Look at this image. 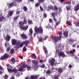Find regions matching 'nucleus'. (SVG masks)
<instances>
[{
    "label": "nucleus",
    "mask_w": 79,
    "mask_h": 79,
    "mask_svg": "<svg viewBox=\"0 0 79 79\" xmlns=\"http://www.w3.org/2000/svg\"><path fill=\"white\" fill-rule=\"evenodd\" d=\"M8 77V76L7 75H6L4 77V79H7Z\"/></svg>",
    "instance_id": "obj_38"
},
{
    "label": "nucleus",
    "mask_w": 79,
    "mask_h": 79,
    "mask_svg": "<svg viewBox=\"0 0 79 79\" xmlns=\"http://www.w3.org/2000/svg\"><path fill=\"white\" fill-rule=\"evenodd\" d=\"M39 40L40 41H41L42 42V40H43V39H42V38H39Z\"/></svg>",
    "instance_id": "obj_51"
},
{
    "label": "nucleus",
    "mask_w": 79,
    "mask_h": 79,
    "mask_svg": "<svg viewBox=\"0 0 79 79\" xmlns=\"http://www.w3.org/2000/svg\"><path fill=\"white\" fill-rule=\"evenodd\" d=\"M49 22L50 23H52V21H53V20H52V19H50L49 20Z\"/></svg>",
    "instance_id": "obj_53"
},
{
    "label": "nucleus",
    "mask_w": 79,
    "mask_h": 79,
    "mask_svg": "<svg viewBox=\"0 0 79 79\" xmlns=\"http://www.w3.org/2000/svg\"><path fill=\"white\" fill-rule=\"evenodd\" d=\"M28 23L29 24H32V22L31 20H29L28 21Z\"/></svg>",
    "instance_id": "obj_41"
},
{
    "label": "nucleus",
    "mask_w": 79,
    "mask_h": 79,
    "mask_svg": "<svg viewBox=\"0 0 79 79\" xmlns=\"http://www.w3.org/2000/svg\"><path fill=\"white\" fill-rule=\"evenodd\" d=\"M35 30L37 34H38L39 33L42 34L43 32V29H42V27H40L38 28H37V27H35Z\"/></svg>",
    "instance_id": "obj_3"
},
{
    "label": "nucleus",
    "mask_w": 79,
    "mask_h": 79,
    "mask_svg": "<svg viewBox=\"0 0 79 79\" xmlns=\"http://www.w3.org/2000/svg\"><path fill=\"white\" fill-rule=\"evenodd\" d=\"M26 48L25 46L23 47V52H26Z\"/></svg>",
    "instance_id": "obj_43"
},
{
    "label": "nucleus",
    "mask_w": 79,
    "mask_h": 79,
    "mask_svg": "<svg viewBox=\"0 0 79 79\" xmlns=\"http://www.w3.org/2000/svg\"><path fill=\"white\" fill-rule=\"evenodd\" d=\"M19 25L20 26H23L24 25L23 23L22 22H20L19 23Z\"/></svg>",
    "instance_id": "obj_28"
},
{
    "label": "nucleus",
    "mask_w": 79,
    "mask_h": 79,
    "mask_svg": "<svg viewBox=\"0 0 79 79\" xmlns=\"http://www.w3.org/2000/svg\"><path fill=\"white\" fill-rule=\"evenodd\" d=\"M43 48H44V52L46 54V53H47L48 52V51H47V48L45 47V46H43Z\"/></svg>",
    "instance_id": "obj_19"
},
{
    "label": "nucleus",
    "mask_w": 79,
    "mask_h": 79,
    "mask_svg": "<svg viewBox=\"0 0 79 79\" xmlns=\"http://www.w3.org/2000/svg\"><path fill=\"white\" fill-rule=\"evenodd\" d=\"M59 11L60 12H61V7H60L59 8Z\"/></svg>",
    "instance_id": "obj_60"
},
{
    "label": "nucleus",
    "mask_w": 79,
    "mask_h": 79,
    "mask_svg": "<svg viewBox=\"0 0 79 79\" xmlns=\"http://www.w3.org/2000/svg\"><path fill=\"white\" fill-rule=\"evenodd\" d=\"M66 8L68 11V10H71V7H70V6H66Z\"/></svg>",
    "instance_id": "obj_30"
},
{
    "label": "nucleus",
    "mask_w": 79,
    "mask_h": 79,
    "mask_svg": "<svg viewBox=\"0 0 79 79\" xmlns=\"http://www.w3.org/2000/svg\"><path fill=\"white\" fill-rule=\"evenodd\" d=\"M8 55L6 53H5L4 55V56H2L0 58L1 60H6V58H8Z\"/></svg>",
    "instance_id": "obj_7"
},
{
    "label": "nucleus",
    "mask_w": 79,
    "mask_h": 79,
    "mask_svg": "<svg viewBox=\"0 0 79 79\" xmlns=\"http://www.w3.org/2000/svg\"><path fill=\"white\" fill-rule=\"evenodd\" d=\"M6 40L7 41H9L11 39V37L8 35H7L6 36Z\"/></svg>",
    "instance_id": "obj_17"
},
{
    "label": "nucleus",
    "mask_w": 79,
    "mask_h": 79,
    "mask_svg": "<svg viewBox=\"0 0 79 79\" xmlns=\"http://www.w3.org/2000/svg\"><path fill=\"white\" fill-rule=\"evenodd\" d=\"M55 46H56L55 48L56 49V55H58L59 56H62V57H64L65 56L64 55V53L63 52H60V46H58L56 44H55Z\"/></svg>",
    "instance_id": "obj_1"
},
{
    "label": "nucleus",
    "mask_w": 79,
    "mask_h": 79,
    "mask_svg": "<svg viewBox=\"0 0 79 79\" xmlns=\"http://www.w3.org/2000/svg\"><path fill=\"white\" fill-rule=\"evenodd\" d=\"M19 13H20V11H18L17 12L16 14L18 15L19 14Z\"/></svg>",
    "instance_id": "obj_62"
},
{
    "label": "nucleus",
    "mask_w": 79,
    "mask_h": 79,
    "mask_svg": "<svg viewBox=\"0 0 79 79\" xmlns=\"http://www.w3.org/2000/svg\"><path fill=\"white\" fill-rule=\"evenodd\" d=\"M14 12H15V10H11L8 13V15L7 16L8 18H9L10 16H12Z\"/></svg>",
    "instance_id": "obj_11"
},
{
    "label": "nucleus",
    "mask_w": 79,
    "mask_h": 79,
    "mask_svg": "<svg viewBox=\"0 0 79 79\" xmlns=\"http://www.w3.org/2000/svg\"><path fill=\"white\" fill-rule=\"evenodd\" d=\"M53 19L55 22H56V21H57V20H56V19L55 17H53Z\"/></svg>",
    "instance_id": "obj_48"
},
{
    "label": "nucleus",
    "mask_w": 79,
    "mask_h": 79,
    "mask_svg": "<svg viewBox=\"0 0 79 79\" xmlns=\"http://www.w3.org/2000/svg\"><path fill=\"white\" fill-rule=\"evenodd\" d=\"M19 75H20V74L19 73H17L16 75V76L17 77H19Z\"/></svg>",
    "instance_id": "obj_50"
},
{
    "label": "nucleus",
    "mask_w": 79,
    "mask_h": 79,
    "mask_svg": "<svg viewBox=\"0 0 79 79\" xmlns=\"http://www.w3.org/2000/svg\"><path fill=\"white\" fill-rule=\"evenodd\" d=\"M48 38V36H44V37L43 38V39H44V40H46V39H47Z\"/></svg>",
    "instance_id": "obj_55"
},
{
    "label": "nucleus",
    "mask_w": 79,
    "mask_h": 79,
    "mask_svg": "<svg viewBox=\"0 0 79 79\" xmlns=\"http://www.w3.org/2000/svg\"><path fill=\"white\" fill-rule=\"evenodd\" d=\"M46 73L47 74H50V70H48L47 71Z\"/></svg>",
    "instance_id": "obj_52"
},
{
    "label": "nucleus",
    "mask_w": 79,
    "mask_h": 79,
    "mask_svg": "<svg viewBox=\"0 0 79 79\" xmlns=\"http://www.w3.org/2000/svg\"><path fill=\"white\" fill-rule=\"evenodd\" d=\"M14 52V49H12L11 50H10V53H13Z\"/></svg>",
    "instance_id": "obj_44"
},
{
    "label": "nucleus",
    "mask_w": 79,
    "mask_h": 79,
    "mask_svg": "<svg viewBox=\"0 0 79 79\" xmlns=\"http://www.w3.org/2000/svg\"><path fill=\"white\" fill-rule=\"evenodd\" d=\"M44 18H47V14H46L44 13Z\"/></svg>",
    "instance_id": "obj_56"
},
{
    "label": "nucleus",
    "mask_w": 79,
    "mask_h": 79,
    "mask_svg": "<svg viewBox=\"0 0 79 79\" xmlns=\"http://www.w3.org/2000/svg\"><path fill=\"white\" fill-rule=\"evenodd\" d=\"M76 45H77V44H74L73 45V47H76Z\"/></svg>",
    "instance_id": "obj_58"
},
{
    "label": "nucleus",
    "mask_w": 79,
    "mask_h": 79,
    "mask_svg": "<svg viewBox=\"0 0 79 79\" xmlns=\"http://www.w3.org/2000/svg\"><path fill=\"white\" fill-rule=\"evenodd\" d=\"M40 67H41V68H45V64H43L42 65L40 66Z\"/></svg>",
    "instance_id": "obj_46"
},
{
    "label": "nucleus",
    "mask_w": 79,
    "mask_h": 79,
    "mask_svg": "<svg viewBox=\"0 0 79 79\" xmlns=\"http://www.w3.org/2000/svg\"><path fill=\"white\" fill-rule=\"evenodd\" d=\"M0 51L2 52H3V49L2 48H0Z\"/></svg>",
    "instance_id": "obj_64"
},
{
    "label": "nucleus",
    "mask_w": 79,
    "mask_h": 79,
    "mask_svg": "<svg viewBox=\"0 0 79 79\" xmlns=\"http://www.w3.org/2000/svg\"><path fill=\"white\" fill-rule=\"evenodd\" d=\"M23 23L24 24H26L27 23V21L26 20H23Z\"/></svg>",
    "instance_id": "obj_54"
},
{
    "label": "nucleus",
    "mask_w": 79,
    "mask_h": 79,
    "mask_svg": "<svg viewBox=\"0 0 79 79\" xmlns=\"http://www.w3.org/2000/svg\"><path fill=\"white\" fill-rule=\"evenodd\" d=\"M70 54H72V55H73V51H70Z\"/></svg>",
    "instance_id": "obj_61"
},
{
    "label": "nucleus",
    "mask_w": 79,
    "mask_h": 79,
    "mask_svg": "<svg viewBox=\"0 0 79 79\" xmlns=\"http://www.w3.org/2000/svg\"><path fill=\"white\" fill-rule=\"evenodd\" d=\"M47 10H51L50 6H48V8H47Z\"/></svg>",
    "instance_id": "obj_57"
},
{
    "label": "nucleus",
    "mask_w": 79,
    "mask_h": 79,
    "mask_svg": "<svg viewBox=\"0 0 79 79\" xmlns=\"http://www.w3.org/2000/svg\"><path fill=\"white\" fill-rule=\"evenodd\" d=\"M11 61L13 62V63H15V58H14V57H12V58L11 59Z\"/></svg>",
    "instance_id": "obj_27"
},
{
    "label": "nucleus",
    "mask_w": 79,
    "mask_h": 79,
    "mask_svg": "<svg viewBox=\"0 0 79 79\" xmlns=\"http://www.w3.org/2000/svg\"><path fill=\"white\" fill-rule=\"evenodd\" d=\"M55 60L53 58H50L49 59V63H51V66H53L54 65Z\"/></svg>",
    "instance_id": "obj_5"
},
{
    "label": "nucleus",
    "mask_w": 79,
    "mask_h": 79,
    "mask_svg": "<svg viewBox=\"0 0 79 79\" xmlns=\"http://www.w3.org/2000/svg\"><path fill=\"white\" fill-rule=\"evenodd\" d=\"M40 5V3L39 2H37L35 4V6L37 7Z\"/></svg>",
    "instance_id": "obj_33"
},
{
    "label": "nucleus",
    "mask_w": 79,
    "mask_h": 79,
    "mask_svg": "<svg viewBox=\"0 0 79 79\" xmlns=\"http://www.w3.org/2000/svg\"><path fill=\"white\" fill-rule=\"evenodd\" d=\"M29 32L30 34V35H32V33H33V31H32V28H30Z\"/></svg>",
    "instance_id": "obj_25"
},
{
    "label": "nucleus",
    "mask_w": 79,
    "mask_h": 79,
    "mask_svg": "<svg viewBox=\"0 0 79 79\" xmlns=\"http://www.w3.org/2000/svg\"><path fill=\"white\" fill-rule=\"evenodd\" d=\"M60 23V21H59L58 22H57L56 23V24H48V25H47L46 27V28H48V27H49V28H50V29H54V28H55V27L56 26H58Z\"/></svg>",
    "instance_id": "obj_2"
},
{
    "label": "nucleus",
    "mask_w": 79,
    "mask_h": 79,
    "mask_svg": "<svg viewBox=\"0 0 79 79\" xmlns=\"http://www.w3.org/2000/svg\"><path fill=\"white\" fill-rule=\"evenodd\" d=\"M18 18H19V16L18 15L17 16L14 17V20H17L18 19Z\"/></svg>",
    "instance_id": "obj_36"
},
{
    "label": "nucleus",
    "mask_w": 79,
    "mask_h": 79,
    "mask_svg": "<svg viewBox=\"0 0 79 79\" xmlns=\"http://www.w3.org/2000/svg\"><path fill=\"white\" fill-rule=\"evenodd\" d=\"M7 70L9 73H11L12 72V70L11 69L7 68Z\"/></svg>",
    "instance_id": "obj_35"
},
{
    "label": "nucleus",
    "mask_w": 79,
    "mask_h": 79,
    "mask_svg": "<svg viewBox=\"0 0 79 79\" xmlns=\"http://www.w3.org/2000/svg\"><path fill=\"white\" fill-rule=\"evenodd\" d=\"M58 76H55L54 77L53 79H58Z\"/></svg>",
    "instance_id": "obj_34"
},
{
    "label": "nucleus",
    "mask_w": 79,
    "mask_h": 79,
    "mask_svg": "<svg viewBox=\"0 0 79 79\" xmlns=\"http://www.w3.org/2000/svg\"><path fill=\"white\" fill-rule=\"evenodd\" d=\"M57 69H55V68H52L51 71H56Z\"/></svg>",
    "instance_id": "obj_47"
},
{
    "label": "nucleus",
    "mask_w": 79,
    "mask_h": 79,
    "mask_svg": "<svg viewBox=\"0 0 79 79\" xmlns=\"http://www.w3.org/2000/svg\"><path fill=\"white\" fill-rule=\"evenodd\" d=\"M66 24L69 25V26H71V23L69 21H67L66 22Z\"/></svg>",
    "instance_id": "obj_31"
},
{
    "label": "nucleus",
    "mask_w": 79,
    "mask_h": 79,
    "mask_svg": "<svg viewBox=\"0 0 79 79\" xmlns=\"http://www.w3.org/2000/svg\"><path fill=\"white\" fill-rule=\"evenodd\" d=\"M63 35L65 37H66L68 36V31H64V32Z\"/></svg>",
    "instance_id": "obj_20"
},
{
    "label": "nucleus",
    "mask_w": 79,
    "mask_h": 79,
    "mask_svg": "<svg viewBox=\"0 0 79 79\" xmlns=\"http://www.w3.org/2000/svg\"><path fill=\"white\" fill-rule=\"evenodd\" d=\"M33 58H35H35H36V56L35 55V54H33Z\"/></svg>",
    "instance_id": "obj_45"
},
{
    "label": "nucleus",
    "mask_w": 79,
    "mask_h": 79,
    "mask_svg": "<svg viewBox=\"0 0 79 79\" xmlns=\"http://www.w3.org/2000/svg\"><path fill=\"white\" fill-rule=\"evenodd\" d=\"M58 71L59 73H61L63 72V69L62 68H59L58 69Z\"/></svg>",
    "instance_id": "obj_23"
},
{
    "label": "nucleus",
    "mask_w": 79,
    "mask_h": 79,
    "mask_svg": "<svg viewBox=\"0 0 79 79\" xmlns=\"http://www.w3.org/2000/svg\"><path fill=\"white\" fill-rule=\"evenodd\" d=\"M23 43L24 45H25V46L26 47H27V44H29V41L28 40H26V41H23Z\"/></svg>",
    "instance_id": "obj_18"
},
{
    "label": "nucleus",
    "mask_w": 79,
    "mask_h": 79,
    "mask_svg": "<svg viewBox=\"0 0 79 79\" xmlns=\"http://www.w3.org/2000/svg\"><path fill=\"white\" fill-rule=\"evenodd\" d=\"M5 19V18L3 16H0V22H2Z\"/></svg>",
    "instance_id": "obj_21"
},
{
    "label": "nucleus",
    "mask_w": 79,
    "mask_h": 79,
    "mask_svg": "<svg viewBox=\"0 0 79 79\" xmlns=\"http://www.w3.org/2000/svg\"><path fill=\"white\" fill-rule=\"evenodd\" d=\"M77 23V26H78L79 27V21H78Z\"/></svg>",
    "instance_id": "obj_63"
},
{
    "label": "nucleus",
    "mask_w": 79,
    "mask_h": 79,
    "mask_svg": "<svg viewBox=\"0 0 79 79\" xmlns=\"http://www.w3.org/2000/svg\"><path fill=\"white\" fill-rule=\"evenodd\" d=\"M11 42L12 44L13 45H16L18 43V41H17V40L15 39H12Z\"/></svg>",
    "instance_id": "obj_9"
},
{
    "label": "nucleus",
    "mask_w": 79,
    "mask_h": 79,
    "mask_svg": "<svg viewBox=\"0 0 79 79\" xmlns=\"http://www.w3.org/2000/svg\"><path fill=\"white\" fill-rule=\"evenodd\" d=\"M75 11H77L79 10V4H77V6H75L74 8Z\"/></svg>",
    "instance_id": "obj_16"
},
{
    "label": "nucleus",
    "mask_w": 79,
    "mask_h": 79,
    "mask_svg": "<svg viewBox=\"0 0 79 79\" xmlns=\"http://www.w3.org/2000/svg\"><path fill=\"white\" fill-rule=\"evenodd\" d=\"M26 67H27V70H28V71H29V69L30 70H31V69H32V68H31V67L30 66H27H27H26Z\"/></svg>",
    "instance_id": "obj_26"
},
{
    "label": "nucleus",
    "mask_w": 79,
    "mask_h": 79,
    "mask_svg": "<svg viewBox=\"0 0 79 79\" xmlns=\"http://www.w3.org/2000/svg\"><path fill=\"white\" fill-rule=\"evenodd\" d=\"M40 8L41 11H43V8L42 6H40Z\"/></svg>",
    "instance_id": "obj_59"
},
{
    "label": "nucleus",
    "mask_w": 79,
    "mask_h": 79,
    "mask_svg": "<svg viewBox=\"0 0 79 79\" xmlns=\"http://www.w3.org/2000/svg\"><path fill=\"white\" fill-rule=\"evenodd\" d=\"M29 79H37V75H32L31 76V77Z\"/></svg>",
    "instance_id": "obj_14"
},
{
    "label": "nucleus",
    "mask_w": 79,
    "mask_h": 79,
    "mask_svg": "<svg viewBox=\"0 0 79 79\" xmlns=\"http://www.w3.org/2000/svg\"><path fill=\"white\" fill-rule=\"evenodd\" d=\"M21 37L23 39H24L25 40L27 39V36L24 33L21 34Z\"/></svg>",
    "instance_id": "obj_12"
},
{
    "label": "nucleus",
    "mask_w": 79,
    "mask_h": 79,
    "mask_svg": "<svg viewBox=\"0 0 79 79\" xmlns=\"http://www.w3.org/2000/svg\"><path fill=\"white\" fill-rule=\"evenodd\" d=\"M58 34L59 35V36L58 37L59 40H61V35H62V32L61 31L58 32Z\"/></svg>",
    "instance_id": "obj_15"
},
{
    "label": "nucleus",
    "mask_w": 79,
    "mask_h": 79,
    "mask_svg": "<svg viewBox=\"0 0 79 79\" xmlns=\"http://www.w3.org/2000/svg\"><path fill=\"white\" fill-rule=\"evenodd\" d=\"M24 45V44L23 42L21 43V44L19 45V47L20 48H21V47H23V46Z\"/></svg>",
    "instance_id": "obj_37"
},
{
    "label": "nucleus",
    "mask_w": 79,
    "mask_h": 79,
    "mask_svg": "<svg viewBox=\"0 0 79 79\" xmlns=\"http://www.w3.org/2000/svg\"><path fill=\"white\" fill-rule=\"evenodd\" d=\"M50 8H51V9H52V10H55V9L53 8V6H50Z\"/></svg>",
    "instance_id": "obj_49"
},
{
    "label": "nucleus",
    "mask_w": 79,
    "mask_h": 79,
    "mask_svg": "<svg viewBox=\"0 0 79 79\" xmlns=\"http://www.w3.org/2000/svg\"><path fill=\"white\" fill-rule=\"evenodd\" d=\"M45 0H38V2L40 3H43Z\"/></svg>",
    "instance_id": "obj_40"
},
{
    "label": "nucleus",
    "mask_w": 79,
    "mask_h": 79,
    "mask_svg": "<svg viewBox=\"0 0 79 79\" xmlns=\"http://www.w3.org/2000/svg\"><path fill=\"white\" fill-rule=\"evenodd\" d=\"M65 4L66 5H69V6H71V4H70V3H71V1H69L67 2H66L65 3Z\"/></svg>",
    "instance_id": "obj_29"
},
{
    "label": "nucleus",
    "mask_w": 79,
    "mask_h": 79,
    "mask_svg": "<svg viewBox=\"0 0 79 79\" xmlns=\"http://www.w3.org/2000/svg\"><path fill=\"white\" fill-rule=\"evenodd\" d=\"M17 71H18L17 70V69H16L15 68L14 69H13L12 70V72L13 73H14L15 74H16V73H17Z\"/></svg>",
    "instance_id": "obj_24"
},
{
    "label": "nucleus",
    "mask_w": 79,
    "mask_h": 79,
    "mask_svg": "<svg viewBox=\"0 0 79 79\" xmlns=\"http://www.w3.org/2000/svg\"><path fill=\"white\" fill-rule=\"evenodd\" d=\"M7 5H9V8H12L13 6H16L17 5V3L16 2H14L11 3H7Z\"/></svg>",
    "instance_id": "obj_4"
},
{
    "label": "nucleus",
    "mask_w": 79,
    "mask_h": 79,
    "mask_svg": "<svg viewBox=\"0 0 79 79\" xmlns=\"http://www.w3.org/2000/svg\"><path fill=\"white\" fill-rule=\"evenodd\" d=\"M32 63H33L35 64V66H34V69L35 70H37V69L35 68V66L36 67V66L38 64V62H37V61L35 60H32Z\"/></svg>",
    "instance_id": "obj_8"
},
{
    "label": "nucleus",
    "mask_w": 79,
    "mask_h": 79,
    "mask_svg": "<svg viewBox=\"0 0 79 79\" xmlns=\"http://www.w3.org/2000/svg\"><path fill=\"white\" fill-rule=\"evenodd\" d=\"M75 59H76V61H77V62H78V63H79V60H78L77 57H75Z\"/></svg>",
    "instance_id": "obj_42"
},
{
    "label": "nucleus",
    "mask_w": 79,
    "mask_h": 79,
    "mask_svg": "<svg viewBox=\"0 0 79 79\" xmlns=\"http://www.w3.org/2000/svg\"><path fill=\"white\" fill-rule=\"evenodd\" d=\"M75 40L74 39H70L69 40V41L70 43H72V42H74Z\"/></svg>",
    "instance_id": "obj_22"
},
{
    "label": "nucleus",
    "mask_w": 79,
    "mask_h": 79,
    "mask_svg": "<svg viewBox=\"0 0 79 79\" xmlns=\"http://www.w3.org/2000/svg\"><path fill=\"white\" fill-rule=\"evenodd\" d=\"M54 10H56V11L57 12L58 11V8H57V6H54Z\"/></svg>",
    "instance_id": "obj_32"
},
{
    "label": "nucleus",
    "mask_w": 79,
    "mask_h": 79,
    "mask_svg": "<svg viewBox=\"0 0 79 79\" xmlns=\"http://www.w3.org/2000/svg\"><path fill=\"white\" fill-rule=\"evenodd\" d=\"M27 66V65L25 64L23 65H22V67H20L19 68V71H25V69L24 68H26Z\"/></svg>",
    "instance_id": "obj_6"
},
{
    "label": "nucleus",
    "mask_w": 79,
    "mask_h": 79,
    "mask_svg": "<svg viewBox=\"0 0 79 79\" xmlns=\"http://www.w3.org/2000/svg\"><path fill=\"white\" fill-rule=\"evenodd\" d=\"M58 38L54 37L53 36H52V41L53 42H57V40H58Z\"/></svg>",
    "instance_id": "obj_10"
},
{
    "label": "nucleus",
    "mask_w": 79,
    "mask_h": 79,
    "mask_svg": "<svg viewBox=\"0 0 79 79\" xmlns=\"http://www.w3.org/2000/svg\"><path fill=\"white\" fill-rule=\"evenodd\" d=\"M19 27L21 28L23 30V31H26V30L28 28V26H25V27H22V26H19Z\"/></svg>",
    "instance_id": "obj_13"
},
{
    "label": "nucleus",
    "mask_w": 79,
    "mask_h": 79,
    "mask_svg": "<svg viewBox=\"0 0 79 79\" xmlns=\"http://www.w3.org/2000/svg\"><path fill=\"white\" fill-rule=\"evenodd\" d=\"M23 10L24 11H27V7L26 6H24L23 8Z\"/></svg>",
    "instance_id": "obj_39"
}]
</instances>
